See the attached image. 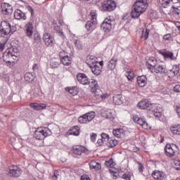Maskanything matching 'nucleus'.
Listing matches in <instances>:
<instances>
[{"label": "nucleus", "instance_id": "obj_1", "mask_svg": "<svg viewBox=\"0 0 180 180\" xmlns=\"http://www.w3.org/2000/svg\"><path fill=\"white\" fill-rule=\"evenodd\" d=\"M147 8H148L147 0H136L131 11V17L132 19L140 18L147 11Z\"/></svg>", "mask_w": 180, "mask_h": 180}, {"label": "nucleus", "instance_id": "obj_2", "mask_svg": "<svg viewBox=\"0 0 180 180\" xmlns=\"http://www.w3.org/2000/svg\"><path fill=\"white\" fill-rule=\"evenodd\" d=\"M19 57V50L16 48H9L3 54V60L7 65L12 67L15 65V60Z\"/></svg>", "mask_w": 180, "mask_h": 180}, {"label": "nucleus", "instance_id": "obj_3", "mask_svg": "<svg viewBox=\"0 0 180 180\" xmlns=\"http://www.w3.org/2000/svg\"><path fill=\"white\" fill-rule=\"evenodd\" d=\"M51 135V130L47 127H39L37 128L34 134V137L37 140H44L47 136Z\"/></svg>", "mask_w": 180, "mask_h": 180}, {"label": "nucleus", "instance_id": "obj_4", "mask_svg": "<svg viewBox=\"0 0 180 180\" xmlns=\"http://www.w3.org/2000/svg\"><path fill=\"white\" fill-rule=\"evenodd\" d=\"M12 27L11 23L7 21H2L0 25V34L1 37L8 38L10 34L12 33Z\"/></svg>", "mask_w": 180, "mask_h": 180}, {"label": "nucleus", "instance_id": "obj_5", "mask_svg": "<svg viewBox=\"0 0 180 180\" xmlns=\"http://www.w3.org/2000/svg\"><path fill=\"white\" fill-rule=\"evenodd\" d=\"M165 151L167 157L172 158V157L178 155V146L174 143H167L165 146Z\"/></svg>", "mask_w": 180, "mask_h": 180}, {"label": "nucleus", "instance_id": "obj_6", "mask_svg": "<svg viewBox=\"0 0 180 180\" xmlns=\"http://www.w3.org/2000/svg\"><path fill=\"white\" fill-rule=\"evenodd\" d=\"M101 8L105 12H112L116 9V1L113 0H105L101 4Z\"/></svg>", "mask_w": 180, "mask_h": 180}, {"label": "nucleus", "instance_id": "obj_7", "mask_svg": "<svg viewBox=\"0 0 180 180\" xmlns=\"http://www.w3.org/2000/svg\"><path fill=\"white\" fill-rule=\"evenodd\" d=\"M42 39L46 47H53V46L56 44V40L54 39V37L51 35V34L49 32H45L43 34Z\"/></svg>", "mask_w": 180, "mask_h": 180}, {"label": "nucleus", "instance_id": "obj_8", "mask_svg": "<svg viewBox=\"0 0 180 180\" xmlns=\"http://www.w3.org/2000/svg\"><path fill=\"white\" fill-rule=\"evenodd\" d=\"M133 120L135 123L139 124V126H141L143 129H145V130H150V129H151V126L147 123L146 119L141 118L137 115H133Z\"/></svg>", "mask_w": 180, "mask_h": 180}, {"label": "nucleus", "instance_id": "obj_9", "mask_svg": "<svg viewBox=\"0 0 180 180\" xmlns=\"http://www.w3.org/2000/svg\"><path fill=\"white\" fill-rule=\"evenodd\" d=\"M59 57L60 61L63 65H70L72 63V59L70 53H67L65 51H60L59 53Z\"/></svg>", "mask_w": 180, "mask_h": 180}, {"label": "nucleus", "instance_id": "obj_10", "mask_svg": "<svg viewBox=\"0 0 180 180\" xmlns=\"http://www.w3.org/2000/svg\"><path fill=\"white\" fill-rule=\"evenodd\" d=\"M89 87L91 88V91L92 94H94L95 96H99L101 94H102V91L99 89V86L98 85V81L96 79H91L90 82H89Z\"/></svg>", "mask_w": 180, "mask_h": 180}, {"label": "nucleus", "instance_id": "obj_11", "mask_svg": "<svg viewBox=\"0 0 180 180\" xmlns=\"http://www.w3.org/2000/svg\"><path fill=\"white\" fill-rule=\"evenodd\" d=\"M7 172L10 176L18 178L22 175V169L18 166H11L7 169Z\"/></svg>", "mask_w": 180, "mask_h": 180}, {"label": "nucleus", "instance_id": "obj_12", "mask_svg": "<svg viewBox=\"0 0 180 180\" xmlns=\"http://www.w3.org/2000/svg\"><path fill=\"white\" fill-rule=\"evenodd\" d=\"M101 28L106 33H109V31L112 30V18L110 17H108L104 20L101 24Z\"/></svg>", "mask_w": 180, "mask_h": 180}, {"label": "nucleus", "instance_id": "obj_13", "mask_svg": "<svg viewBox=\"0 0 180 180\" xmlns=\"http://www.w3.org/2000/svg\"><path fill=\"white\" fill-rule=\"evenodd\" d=\"M34 30V25H33V22L29 21L25 25V32L26 36L29 37V39H32V36H33V31Z\"/></svg>", "mask_w": 180, "mask_h": 180}, {"label": "nucleus", "instance_id": "obj_14", "mask_svg": "<svg viewBox=\"0 0 180 180\" xmlns=\"http://www.w3.org/2000/svg\"><path fill=\"white\" fill-rule=\"evenodd\" d=\"M73 153L76 155H82V154H89V150L86 149V148L82 146H76L72 149Z\"/></svg>", "mask_w": 180, "mask_h": 180}, {"label": "nucleus", "instance_id": "obj_15", "mask_svg": "<svg viewBox=\"0 0 180 180\" xmlns=\"http://www.w3.org/2000/svg\"><path fill=\"white\" fill-rule=\"evenodd\" d=\"M150 72L155 74H167V69L162 65L158 63L152 68Z\"/></svg>", "mask_w": 180, "mask_h": 180}, {"label": "nucleus", "instance_id": "obj_16", "mask_svg": "<svg viewBox=\"0 0 180 180\" xmlns=\"http://www.w3.org/2000/svg\"><path fill=\"white\" fill-rule=\"evenodd\" d=\"M77 79L78 82L82 85H88V84H89V78L84 73H79L77 75Z\"/></svg>", "mask_w": 180, "mask_h": 180}, {"label": "nucleus", "instance_id": "obj_17", "mask_svg": "<svg viewBox=\"0 0 180 180\" xmlns=\"http://www.w3.org/2000/svg\"><path fill=\"white\" fill-rule=\"evenodd\" d=\"M14 18L17 20H26L27 19L26 14L19 9L15 10L14 12Z\"/></svg>", "mask_w": 180, "mask_h": 180}, {"label": "nucleus", "instance_id": "obj_18", "mask_svg": "<svg viewBox=\"0 0 180 180\" xmlns=\"http://www.w3.org/2000/svg\"><path fill=\"white\" fill-rule=\"evenodd\" d=\"M86 63L91 68V67H94V65L98 64V58L96 56H89L87 57Z\"/></svg>", "mask_w": 180, "mask_h": 180}, {"label": "nucleus", "instance_id": "obj_19", "mask_svg": "<svg viewBox=\"0 0 180 180\" xmlns=\"http://www.w3.org/2000/svg\"><path fill=\"white\" fill-rule=\"evenodd\" d=\"M158 64L157 59L154 57H151L146 62V67L150 70V71H151Z\"/></svg>", "mask_w": 180, "mask_h": 180}, {"label": "nucleus", "instance_id": "obj_20", "mask_svg": "<svg viewBox=\"0 0 180 180\" xmlns=\"http://www.w3.org/2000/svg\"><path fill=\"white\" fill-rule=\"evenodd\" d=\"M1 11L4 15H8L12 13V6L7 3H3L1 4Z\"/></svg>", "mask_w": 180, "mask_h": 180}, {"label": "nucleus", "instance_id": "obj_21", "mask_svg": "<svg viewBox=\"0 0 180 180\" xmlns=\"http://www.w3.org/2000/svg\"><path fill=\"white\" fill-rule=\"evenodd\" d=\"M112 134L115 137H117L118 139H123L124 136H126V131L123 130V129H116L112 131Z\"/></svg>", "mask_w": 180, "mask_h": 180}, {"label": "nucleus", "instance_id": "obj_22", "mask_svg": "<svg viewBox=\"0 0 180 180\" xmlns=\"http://www.w3.org/2000/svg\"><path fill=\"white\" fill-rule=\"evenodd\" d=\"M172 134L180 136V124H174L169 127Z\"/></svg>", "mask_w": 180, "mask_h": 180}, {"label": "nucleus", "instance_id": "obj_23", "mask_svg": "<svg viewBox=\"0 0 180 180\" xmlns=\"http://www.w3.org/2000/svg\"><path fill=\"white\" fill-rule=\"evenodd\" d=\"M116 64H117V56H113L108 62V70H112L116 68Z\"/></svg>", "mask_w": 180, "mask_h": 180}, {"label": "nucleus", "instance_id": "obj_24", "mask_svg": "<svg viewBox=\"0 0 180 180\" xmlns=\"http://www.w3.org/2000/svg\"><path fill=\"white\" fill-rule=\"evenodd\" d=\"M152 176L154 178V179L162 180L164 179V176H165V174L161 171L155 170L152 173Z\"/></svg>", "mask_w": 180, "mask_h": 180}, {"label": "nucleus", "instance_id": "obj_25", "mask_svg": "<svg viewBox=\"0 0 180 180\" xmlns=\"http://www.w3.org/2000/svg\"><path fill=\"white\" fill-rule=\"evenodd\" d=\"M137 83L141 88L146 86L147 84V77L145 75L138 77Z\"/></svg>", "mask_w": 180, "mask_h": 180}, {"label": "nucleus", "instance_id": "obj_26", "mask_svg": "<svg viewBox=\"0 0 180 180\" xmlns=\"http://www.w3.org/2000/svg\"><path fill=\"white\" fill-rule=\"evenodd\" d=\"M137 107L142 110H144L145 109H148L150 107V102L146 100L141 101L138 103Z\"/></svg>", "mask_w": 180, "mask_h": 180}, {"label": "nucleus", "instance_id": "obj_27", "mask_svg": "<svg viewBox=\"0 0 180 180\" xmlns=\"http://www.w3.org/2000/svg\"><path fill=\"white\" fill-rule=\"evenodd\" d=\"M68 133L69 136H79V133H80L79 127L78 126L73 127L72 129H70L68 131Z\"/></svg>", "mask_w": 180, "mask_h": 180}, {"label": "nucleus", "instance_id": "obj_28", "mask_svg": "<svg viewBox=\"0 0 180 180\" xmlns=\"http://www.w3.org/2000/svg\"><path fill=\"white\" fill-rule=\"evenodd\" d=\"M89 167L90 168H91V169H95V171H99L102 168V165H101V163L96 161L90 162Z\"/></svg>", "mask_w": 180, "mask_h": 180}, {"label": "nucleus", "instance_id": "obj_29", "mask_svg": "<svg viewBox=\"0 0 180 180\" xmlns=\"http://www.w3.org/2000/svg\"><path fill=\"white\" fill-rule=\"evenodd\" d=\"M90 68L94 75H101V72H102V68L99 67L98 64L91 66Z\"/></svg>", "mask_w": 180, "mask_h": 180}, {"label": "nucleus", "instance_id": "obj_30", "mask_svg": "<svg viewBox=\"0 0 180 180\" xmlns=\"http://www.w3.org/2000/svg\"><path fill=\"white\" fill-rule=\"evenodd\" d=\"M96 25H98V23H95L94 20L87 21V22L86 23V29H87V30H94Z\"/></svg>", "mask_w": 180, "mask_h": 180}, {"label": "nucleus", "instance_id": "obj_31", "mask_svg": "<svg viewBox=\"0 0 180 180\" xmlns=\"http://www.w3.org/2000/svg\"><path fill=\"white\" fill-rule=\"evenodd\" d=\"M25 79L27 82H32V81H34V74L27 72L25 75Z\"/></svg>", "mask_w": 180, "mask_h": 180}, {"label": "nucleus", "instance_id": "obj_32", "mask_svg": "<svg viewBox=\"0 0 180 180\" xmlns=\"http://www.w3.org/2000/svg\"><path fill=\"white\" fill-rule=\"evenodd\" d=\"M65 90L68 91V92H69V94L73 96L78 95V89L77 87H67L65 88Z\"/></svg>", "mask_w": 180, "mask_h": 180}, {"label": "nucleus", "instance_id": "obj_33", "mask_svg": "<svg viewBox=\"0 0 180 180\" xmlns=\"http://www.w3.org/2000/svg\"><path fill=\"white\" fill-rule=\"evenodd\" d=\"M113 103L115 105H122L123 103V101L122 100V96L115 95L113 96Z\"/></svg>", "mask_w": 180, "mask_h": 180}, {"label": "nucleus", "instance_id": "obj_34", "mask_svg": "<svg viewBox=\"0 0 180 180\" xmlns=\"http://www.w3.org/2000/svg\"><path fill=\"white\" fill-rule=\"evenodd\" d=\"M172 8L173 9L174 13H176V15L180 14V3L176 2L174 5H172Z\"/></svg>", "mask_w": 180, "mask_h": 180}, {"label": "nucleus", "instance_id": "obj_35", "mask_svg": "<svg viewBox=\"0 0 180 180\" xmlns=\"http://www.w3.org/2000/svg\"><path fill=\"white\" fill-rule=\"evenodd\" d=\"M172 77H175L179 74V66L178 65H174L172 69L170 70Z\"/></svg>", "mask_w": 180, "mask_h": 180}, {"label": "nucleus", "instance_id": "obj_36", "mask_svg": "<svg viewBox=\"0 0 180 180\" xmlns=\"http://www.w3.org/2000/svg\"><path fill=\"white\" fill-rule=\"evenodd\" d=\"M78 122H79V123H81V124H86L89 123V121L85 114L80 116L78 118Z\"/></svg>", "mask_w": 180, "mask_h": 180}, {"label": "nucleus", "instance_id": "obj_37", "mask_svg": "<svg viewBox=\"0 0 180 180\" xmlns=\"http://www.w3.org/2000/svg\"><path fill=\"white\" fill-rule=\"evenodd\" d=\"M162 56L165 58H169L170 60H176V58L174 56V53L172 52L166 51L162 53Z\"/></svg>", "mask_w": 180, "mask_h": 180}, {"label": "nucleus", "instance_id": "obj_38", "mask_svg": "<svg viewBox=\"0 0 180 180\" xmlns=\"http://www.w3.org/2000/svg\"><path fill=\"white\" fill-rule=\"evenodd\" d=\"M170 5H174V0H162V8H168Z\"/></svg>", "mask_w": 180, "mask_h": 180}, {"label": "nucleus", "instance_id": "obj_39", "mask_svg": "<svg viewBox=\"0 0 180 180\" xmlns=\"http://www.w3.org/2000/svg\"><path fill=\"white\" fill-rule=\"evenodd\" d=\"M84 115H86V117H87V120H89V122H92V120H94V119H95L96 114H95V112H94V111L87 112Z\"/></svg>", "mask_w": 180, "mask_h": 180}, {"label": "nucleus", "instance_id": "obj_40", "mask_svg": "<svg viewBox=\"0 0 180 180\" xmlns=\"http://www.w3.org/2000/svg\"><path fill=\"white\" fill-rule=\"evenodd\" d=\"M118 142L117 140L116 139H109L108 140V143H107L106 146H108V147H116V146H117Z\"/></svg>", "mask_w": 180, "mask_h": 180}, {"label": "nucleus", "instance_id": "obj_41", "mask_svg": "<svg viewBox=\"0 0 180 180\" xmlns=\"http://www.w3.org/2000/svg\"><path fill=\"white\" fill-rule=\"evenodd\" d=\"M101 140H103V141L104 142V143L106 146L110 140L109 135L108 134L102 133L101 134Z\"/></svg>", "mask_w": 180, "mask_h": 180}, {"label": "nucleus", "instance_id": "obj_42", "mask_svg": "<svg viewBox=\"0 0 180 180\" xmlns=\"http://www.w3.org/2000/svg\"><path fill=\"white\" fill-rule=\"evenodd\" d=\"M159 109H161L158 105L157 104H149V108L148 110H150L151 112H155V110H159Z\"/></svg>", "mask_w": 180, "mask_h": 180}, {"label": "nucleus", "instance_id": "obj_43", "mask_svg": "<svg viewBox=\"0 0 180 180\" xmlns=\"http://www.w3.org/2000/svg\"><path fill=\"white\" fill-rule=\"evenodd\" d=\"M90 15L91 16V20L94 21V23H98V20H96V10H91L90 12Z\"/></svg>", "mask_w": 180, "mask_h": 180}, {"label": "nucleus", "instance_id": "obj_44", "mask_svg": "<svg viewBox=\"0 0 180 180\" xmlns=\"http://www.w3.org/2000/svg\"><path fill=\"white\" fill-rule=\"evenodd\" d=\"M134 72H131V70H128L127 74V78L129 81H131L134 78Z\"/></svg>", "mask_w": 180, "mask_h": 180}, {"label": "nucleus", "instance_id": "obj_45", "mask_svg": "<svg viewBox=\"0 0 180 180\" xmlns=\"http://www.w3.org/2000/svg\"><path fill=\"white\" fill-rule=\"evenodd\" d=\"M150 34V30L146 29V31H142L141 38L145 39V40H147L148 39V35Z\"/></svg>", "mask_w": 180, "mask_h": 180}, {"label": "nucleus", "instance_id": "obj_46", "mask_svg": "<svg viewBox=\"0 0 180 180\" xmlns=\"http://www.w3.org/2000/svg\"><path fill=\"white\" fill-rule=\"evenodd\" d=\"M106 167H110V168H113V166L115 165V162H113V159H110L109 160L105 162Z\"/></svg>", "mask_w": 180, "mask_h": 180}, {"label": "nucleus", "instance_id": "obj_47", "mask_svg": "<svg viewBox=\"0 0 180 180\" xmlns=\"http://www.w3.org/2000/svg\"><path fill=\"white\" fill-rule=\"evenodd\" d=\"M58 65H59V63L58 61H57V59H53L51 60V66L52 67V68H57Z\"/></svg>", "mask_w": 180, "mask_h": 180}, {"label": "nucleus", "instance_id": "obj_48", "mask_svg": "<svg viewBox=\"0 0 180 180\" xmlns=\"http://www.w3.org/2000/svg\"><path fill=\"white\" fill-rule=\"evenodd\" d=\"M30 106L32 109H34V110H39V103H31Z\"/></svg>", "mask_w": 180, "mask_h": 180}, {"label": "nucleus", "instance_id": "obj_49", "mask_svg": "<svg viewBox=\"0 0 180 180\" xmlns=\"http://www.w3.org/2000/svg\"><path fill=\"white\" fill-rule=\"evenodd\" d=\"M174 167L177 169L179 170L180 169V160H176L174 162Z\"/></svg>", "mask_w": 180, "mask_h": 180}, {"label": "nucleus", "instance_id": "obj_50", "mask_svg": "<svg viewBox=\"0 0 180 180\" xmlns=\"http://www.w3.org/2000/svg\"><path fill=\"white\" fill-rule=\"evenodd\" d=\"M52 178L53 180L61 179V175H60V173H58V172H55Z\"/></svg>", "mask_w": 180, "mask_h": 180}, {"label": "nucleus", "instance_id": "obj_51", "mask_svg": "<svg viewBox=\"0 0 180 180\" xmlns=\"http://www.w3.org/2000/svg\"><path fill=\"white\" fill-rule=\"evenodd\" d=\"M153 114H154V116H155V117H160L161 116V109L153 111Z\"/></svg>", "mask_w": 180, "mask_h": 180}, {"label": "nucleus", "instance_id": "obj_52", "mask_svg": "<svg viewBox=\"0 0 180 180\" xmlns=\"http://www.w3.org/2000/svg\"><path fill=\"white\" fill-rule=\"evenodd\" d=\"M47 108V105L44 103H39V110H43Z\"/></svg>", "mask_w": 180, "mask_h": 180}, {"label": "nucleus", "instance_id": "obj_53", "mask_svg": "<svg viewBox=\"0 0 180 180\" xmlns=\"http://www.w3.org/2000/svg\"><path fill=\"white\" fill-rule=\"evenodd\" d=\"M6 41L7 39H6L4 42H0V51H3V50L5 49Z\"/></svg>", "mask_w": 180, "mask_h": 180}, {"label": "nucleus", "instance_id": "obj_54", "mask_svg": "<svg viewBox=\"0 0 180 180\" xmlns=\"http://www.w3.org/2000/svg\"><path fill=\"white\" fill-rule=\"evenodd\" d=\"M40 34L35 33L34 34V40H35V41H40Z\"/></svg>", "mask_w": 180, "mask_h": 180}, {"label": "nucleus", "instance_id": "obj_55", "mask_svg": "<svg viewBox=\"0 0 180 180\" xmlns=\"http://www.w3.org/2000/svg\"><path fill=\"white\" fill-rule=\"evenodd\" d=\"M99 96H101L102 99H106V98H109V94H102V93H101L98 96H96V97L99 98Z\"/></svg>", "mask_w": 180, "mask_h": 180}, {"label": "nucleus", "instance_id": "obj_56", "mask_svg": "<svg viewBox=\"0 0 180 180\" xmlns=\"http://www.w3.org/2000/svg\"><path fill=\"white\" fill-rule=\"evenodd\" d=\"M107 119H110V120H113V119H115V115H113L112 112H110L107 114Z\"/></svg>", "mask_w": 180, "mask_h": 180}, {"label": "nucleus", "instance_id": "obj_57", "mask_svg": "<svg viewBox=\"0 0 180 180\" xmlns=\"http://www.w3.org/2000/svg\"><path fill=\"white\" fill-rule=\"evenodd\" d=\"M57 32L58 33L59 36H60V37H62L63 39H65V35L64 34V32H63V30H58Z\"/></svg>", "mask_w": 180, "mask_h": 180}, {"label": "nucleus", "instance_id": "obj_58", "mask_svg": "<svg viewBox=\"0 0 180 180\" xmlns=\"http://www.w3.org/2000/svg\"><path fill=\"white\" fill-rule=\"evenodd\" d=\"M81 180H91V178L89 177V176H88L86 174H83L81 176Z\"/></svg>", "mask_w": 180, "mask_h": 180}, {"label": "nucleus", "instance_id": "obj_59", "mask_svg": "<svg viewBox=\"0 0 180 180\" xmlns=\"http://www.w3.org/2000/svg\"><path fill=\"white\" fill-rule=\"evenodd\" d=\"M174 92L179 93L180 92V85L177 84V85L174 86Z\"/></svg>", "mask_w": 180, "mask_h": 180}, {"label": "nucleus", "instance_id": "obj_60", "mask_svg": "<svg viewBox=\"0 0 180 180\" xmlns=\"http://www.w3.org/2000/svg\"><path fill=\"white\" fill-rule=\"evenodd\" d=\"M164 40H169L171 39V34H167L163 36Z\"/></svg>", "mask_w": 180, "mask_h": 180}, {"label": "nucleus", "instance_id": "obj_61", "mask_svg": "<svg viewBox=\"0 0 180 180\" xmlns=\"http://www.w3.org/2000/svg\"><path fill=\"white\" fill-rule=\"evenodd\" d=\"M97 144L98 146H103V144H105L103 141V139H102V138L97 141Z\"/></svg>", "mask_w": 180, "mask_h": 180}, {"label": "nucleus", "instance_id": "obj_62", "mask_svg": "<svg viewBox=\"0 0 180 180\" xmlns=\"http://www.w3.org/2000/svg\"><path fill=\"white\" fill-rule=\"evenodd\" d=\"M91 140L92 141H95V140H96V134H91Z\"/></svg>", "mask_w": 180, "mask_h": 180}, {"label": "nucleus", "instance_id": "obj_63", "mask_svg": "<svg viewBox=\"0 0 180 180\" xmlns=\"http://www.w3.org/2000/svg\"><path fill=\"white\" fill-rule=\"evenodd\" d=\"M122 178L125 180H130V176L129 174L122 175Z\"/></svg>", "mask_w": 180, "mask_h": 180}, {"label": "nucleus", "instance_id": "obj_64", "mask_svg": "<svg viewBox=\"0 0 180 180\" xmlns=\"http://www.w3.org/2000/svg\"><path fill=\"white\" fill-rule=\"evenodd\" d=\"M176 113H177L178 116L180 117V106H176Z\"/></svg>", "mask_w": 180, "mask_h": 180}]
</instances>
